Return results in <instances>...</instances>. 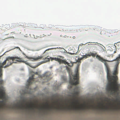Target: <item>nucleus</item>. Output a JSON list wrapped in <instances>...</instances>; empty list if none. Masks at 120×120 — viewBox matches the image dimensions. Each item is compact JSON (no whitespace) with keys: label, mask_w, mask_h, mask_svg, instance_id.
<instances>
[{"label":"nucleus","mask_w":120,"mask_h":120,"mask_svg":"<svg viewBox=\"0 0 120 120\" xmlns=\"http://www.w3.org/2000/svg\"><path fill=\"white\" fill-rule=\"evenodd\" d=\"M97 107L98 109L102 110H107L108 109V107H107L104 106L102 102L98 103Z\"/></svg>","instance_id":"nucleus-11"},{"label":"nucleus","mask_w":120,"mask_h":120,"mask_svg":"<svg viewBox=\"0 0 120 120\" xmlns=\"http://www.w3.org/2000/svg\"><path fill=\"white\" fill-rule=\"evenodd\" d=\"M90 56H91L93 57H95L96 56L97 59L104 63L106 71L107 77L109 82L107 85V90L109 91H113L114 93L118 94V91L120 87V84L117 83V81L118 78L116 75L118 73V67L119 62L118 61H117L114 67L113 74L115 76L112 75L111 74V71L109 66L106 62H109L111 61L107 60H105L99 55H97V52H95V53L90 52Z\"/></svg>","instance_id":"nucleus-1"},{"label":"nucleus","mask_w":120,"mask_h":120,"mask_svg":"<svg viewBox=\"0 0 120 120\" xmlns=\"http://www.w3.org/2000/svg\"><path fill=\"white\" fill-rule=\"evenodd\" d=\"M6 26H8V27H9V25H6Z\"/></svg>","instance_id":"nucleus-28"},{"label":"nucleus","mask_w":120,"mask_h":120,"mask_svg":"<svg viewBox=\"0 0 120 120\" xmlns=\"http://www.w3.org/2000/svg\"><path fill=\"white\" fill-rule=\"evenodd\" d=\"M115 109L116 110H117V109H120V107H119L117 106V107H115Z\"/></svg>","instance_id":"nucleus-23"},{"label":"nucleus","mask_w":120,"mask_h":120,"mask_svg":"<svg viewBox=\"0 0 120 120\" xmlns=\"http://www.w3.org/2000/svg\"><path fill=\"white\" fill-rule=\"evenodd\" d=\"M21 60H22V61H21V62H22L25 63L26 64L28 65H29L30 64L28 63L26 61H24L21 58Z\"/></svg>","instance_id":"nucleus-15"},{"label":"nucleus","mask_w":120,"mask_h":120,"mask_svg":"<svg viewBox=\"0 0 120 120\" xmlns=\"http://www.w3.org/2000/svg\"><path fill=\"white\" fill-rule=\"evenodd\" d=\"M41 64H37L36 65H35V66H31V67L33 68H36L38 67V66H39Z\"/></svg>","instance_id":"nucleus-17"},{"label":"nucleus","mask_w":120,"mask_h":120,"mask_svg":"<svg viewBox=\"0 0 120 120\" xmlns=\"http://www.w3.org/2000/svg\"><path fill=\"white\" fill-rule=\"evenodd\" d=\"M22 54L25 55V58H27L28 59H30V60L32 61H35L36 60H38V59H40L42 58H43V60H45V59H46V60H45L44 61H45V62H46L48 61H49L50 60V59L49 58H48V57H46L45 58H44L43 56H38V57L36 58H29V57H28L25 54L23 53V52L22 53Z\"/></svg>","instance_id":"nucleus-8"},{"label":"nucleus","mask_w":120,"mask_h":120,"mask_svg":"<svg viewBox=\"0 0 120 120\" xmlns=\"http://www.w3.org/2000/svg\"><path fill=\"white\" fill-rule=\"evenodd\" d=\"M21 58L18 57H9L6 59L7 62V63L4 67H6L11 65L13 63H16L17 62L22 61L21 60Z\"/></svg>","instance_id":"nucleus-5"},{"label":"nucleus","mask_w":120,"mask_h":120,"mask_svg":"<svg viewBox=\"0 0 120 120\" xmlns=\"http://www.w3.org/2000/svg\"><path fill=\"white\" fill-rule=\"evenodd\" d=\"M78 94V92H75L74 94L73 95V97L74 98L71 100H69V102L71 104L70 105L68 106H60L59 107H55L54 105H52L51 106H50L49 103H47L44 106H40L39 109H46L49 110L50 109H60L62 110H66L73 109L75 110H78L79 109L85 110L86 108L87 109H94L95 107L93 105H87L86 106L82 105L81 106H78L77 105L79 104L78 101L76 100L75 98L76 95Z\"/></svg>","instance_id":"nucleus-2"},{"label":"nucleus","mask_w":120,"mask_h":120,"mask_svg":"<svg viewBox=\"0 0 120 120\" xmlns=\"http://www.w3.org/2000/svg\"><path fill=\"white\" fill-rule=\"evenodd\" d=\"M120 58V54L119 55V57L116 58V60H119V59Z\"/></svg>","instance_id":"nucleus-20"},{"label":"nucleus","mask_w":120,"mask_h":120,"mask_svg":"<svg viewBox=\"0 0 120 120\" xmlns=\"http://www.w3.org/2000/svg\"><path fill=\"white\" fill-rule=\"evenodd\" d=\"M103 32H104V33H105L104 31L103 30H102L101 31V32H100V34H103L102 33Z\"/></svg>","instance_id":"nucleus-22"},{"label":"nucleus","mask_w":120,"mask_h":120,"mask_svg":"<svg viewBox=\"0 0 120 120\" xmlns=\"http://www.w3.org/2000/svg\"><path fill=\"white\" fill-rule=\"evenodd\" d=\"M3 82V81L1 79H0V86L1 85ZM6 98L4 90L2 87H0V99L2 100Z\"/></svg>","instance_id":"nucleus-9"},{"label":"nucleus","mask_w":120,"mask_h":120,"mask_svg":"<svg viewBox=\"0 0 120 120\" xmlns=\"http://www.w3.org/2000/svg\"><path fill=\"white\" fill-rule=\"evenodd\" d=\"M112 101H113L114 102H117V101H118L119 102H120V101H118V100L117 98H116V99L115 100H114L113 99L112 100Z\"/></svg>","instance_id":"nucleus-19"},{"label":"nucleus","mask_w":120,"mask_h":120,"mask_svg":"<svg viewBox=\"0 0 120 120\" xmlns=\"http://www.w3.org/2000/svg\"><path fill=\"white\" fill-rule=\"evenodd\" d=\"M118 30L117 29H115L113 30V32L114 33L117 32H118Z\"/></svg>","instance_id":"nucleus-21"},{"label":"nucleus","mask_w":120,"mask_h":120,"mask_svg":"<svg viewBox=\"0 0 120 120\" xmlns=\"http://www.w3.org/2000/svg\"><path fill=\"white\" fill-rule=\"evenodd\" d=\"M2 75V70L1 68H0V77H1Z\"/></svg>","instance_id":"nucleus-18"},{"label":"nucleus","mask_w":120,"mask_h":120,"mask_svg":"<svg viewBox=\"0 0 120 120\" xmlns=\"http://www.w3.org/2000/svg\"><path fill=\"white\" fill-rule=\"evenodd\" d=\"M110 99L109 98H105V99L104 100V101L108 102H109V105H110L111 104V102L110 101Z\"/></svg>","instance_id":"nucleus-16"},{"label":"nucleus","mask_w":120,"mask_h":120,"mask_svg":"<svg viewBox=\"0 0 120 120\" xmlns=\"http://www.w3.org/2000/svg\"><path fill=\"white\" fill-rule=\"evenodd\" d=\"M66 105H67L68 104H66Z\"/></svg>","instance_id":"nucleus-32"},{"label":"nucleus","mask_w":120,"mask_h":120,"mask_svg":"<svg viewBox=\"0 0 120 120\" xmlns=\"http://www.w3.org/2000/svg\"><path fill=\"white\" fill-rule=\"evenodd\" d=\"M117 104L118 105H120V103H117Z\"/></svg>","instance_id":"nucleus-29"},{"label":"nucleus","mask_w":120,"mask_h":120,"mask_svg":"<svg viewBox=\"0 0 120 120\" xmlns=\"http://www.w3.org/2000/svg\"><path fill=\"white\" fill-rule=\"evenodd\" d=\"M1 56H0V57ZM7 60H5L4 62H3L2 63H1V62H0V68L2 67L3 66L5 65L7 62Z\"/></svg>","instance_id":"nucleus-13"},{"label":"nucleus","mask_w":120,"mask_h":120,"mask_svg":"<svg viewBox=\"0 0 120 120\" xmlns=\"http://www.w3.org/2000/svg\"><path fill=\"white\" fill-rule=\"evenodd\" d=\"M25 105H26V108H28L31 110H33L35 108H39L37 106H36L35 105H34V103L33 102L31 101L30 102V104L28 105H27L26 104Z\"/></svg>","instance_id":"nucleus-10"},{"label":"nucleus","mask_w":120,"mask_h":120,"mask_svg":"<svg viewBox=\"0 0 120 120\" xmlns=\"http://www.w3.org/2000/svg\"><path fill=\"white\" fill-rule=\"evenodd\" d=\"M26 101L23 99L22 101H19V102L14 104L12 106H10L9 107V108L12 109H24L25 107L23 105L24 103Z\"/></svg>","instance_id":"nucleus-6"},{"label":"nucleus","mask_w":120,"mask_h":120,"mask_svg":"<svg viewBox=\"0 0 120 120\" xmlns=\"http://www.w3.org/2000/svg\"><path fill=\"white\" fill-rule=\"evenodd\" d=\"M45 52L44 53H44H45Z\"/></svg>","instance_id":"nucleus-34"},{"label":"nucleus","mask_w":120,"mask_h":120,"mask_svg":"<svg viewBox=\"0 0 120 120\" xmlns=\"http://www.w3.org/2000/svg\"><path fill=\"white\" fill-rule=\"evenodd\" d=\"M36 75L38 76V77L41 79H47L48 81L51 79L50 78V76L51 75V73L49 71L46 72L44 74L42 75H38V73L36 72L33 74L31 77H30L28 80H27V82L28 85L31 84L33 82H36L38 81L37 80V79L34 78V77L35 75Z\"/></svg>","instance_id":"nucleus-3"},{"label":"nucleus","mask_w":120,"mask_h":120,"mask_svg":"<svg viewBox=\"0 0 120 120\" xmlns=\"http://www.w3.org/2000/svg\"><path fill=\"white\" fill-rule=\"evenodd\" d=\"M51 34H50V35H49V36H50V35H51Z\"/></svg>","instance_id":"nucleus-30"},{"label":"nucleus","mask_w":120,"mask_h":120,"mask_svg":"<svg viewBox=\"0 0 120 120\" xmlns=\"http://www.w3.org/2000/svg\"><path fill=\"white\" fill-rule=\"evenodd\" d=\"M5 105V102L3 101H0V109L2 108L3 106Z\"/></svg>","instance_id":"nucleus-12"},{"label":"nucleus","mask_w":120,"mask_h":120,"mask_svg":"<svg viewBox=\"0 0 120 120\" xmlns=\"http://www.w3.org/2000/svg\"><path fill=\"white\" fill-rule=\"evenodd\" d=\"M55 103V102H53V103Z\"/></svg>","instance_id":"nucleus-31"},{"label":"nucleus","mask_w":120,"mask_h":120,"mask_svg":"<svg viewBox=\"0 0 120 120\" xmlns=\"http://www.w3.org/2000/svg\"><path fill=\"white\" fill-rule=\"evenodd\" d=\"M34 38H37V37H37V36H35L34 35Z\"/></svg>","instance_id":"nucleus-25"},{"label":"nucleus","mask_w":120,"mask_h":120,"mask_svg":"<svg viewBox=\"0 0 120 120\" xmlns=\"http://www.w3.org/2000/svg\"><path fill=\"white\" fill-rule=\"evenodd\" d=\"M6 27H7V26H6Z\"/></svg>","instance_id":"nucleus-33"},{"label":"nucleus","mask_w":120,"mask_h":120,"mask_svg":"<svg viewBox=\"0 0 120 120\" xmlns=\"http://www.w3.org/2000/svg\"><path fill=\"white\" fill-rule=\"evenodd\" d=\"M73 39H75V36H73Z\"/></svg>","instance_id":"nucleus-27"},{"label":"nucleus","mask_w":120,"mask_h":120,"mask_svg":"<svg viewBox=\"0 0 120 120\" xmlns=\"http://www.w3.org/2000/svg\"><path fill=\"white\" fill-rule=\"evenodd\" d=\"M64 79L65 81H66V78L64 77Z\"/></svg>","instance_id":"nucleus-24"},{"label":"nucleus","mask_w":120,"mask_h":120,"mask_svg":"<svg viewBox=\"0 0 120 120\" xmlns=\"http://www.w3.org/2000/svg\"><path fill=\"white\" fill-rule=\"evenodd\" d=\"M66 69L69 73L70 77L69 83L71 85L70 88L72 87V85H76L79 83V73L78 68L75 70V74L74 75H72L71 69L67 66L66 67Z\"/></svg>","instance_id":"nucleus-4"},{"label":"nucleus","mask_w":120,"mask_h":120,"mask_svg":"<svg viewBox=\"0 0 120 120\" xmlns=\"http://www.w3.org/2000/svg\"><path fill=\"white\" fill-rule=\"evenodd\" d=\"M71 64H69V65H71V64H72H72H73V63H72V62L71 61Z\"/></svg>","instance_id":"nucleus-26"},{"label":"nucleus","mask_w":120,"mask_h":120,"mask_svg":"<svg viewBox=\"0 0 120 120\" xmlns=\"http://www.w3.org/2000/svg\"><path fill=\"white\" fill-rule=\"evenodd\" d=\"M90 54H86L83 55L82 56V58H86L88 57H90Z\"/></svg>","instance_id":"nucleus-14"},{"label":"nucleus","mask_w":120,"mask_h":120,"mask_svg":"<svg viewBox=\"0 0 120 120\" xmlns=\"http://www.w3.org/2000/svg\"><path fill=\"white\" fill-rule=\"evenodd\" d=\"M51 60H55L56 61L58 62L60 64L61 63H63L65 64H67L68 66H72L73 65L72 63L71 64V65H69V63H68V62L64 60V58L63 57H61V56H58L57 58H51Z\"/></svg>","instance_id":"nucleus-7"}]
</instances>
